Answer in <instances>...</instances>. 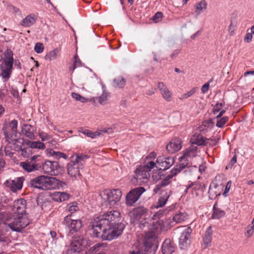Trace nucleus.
I'll list each match as a JSON object with an SVG mask.
<instances>
[{
  "instance_id": "2",
  "label": "nucleus",
  "mask_w": 254,
  "mask_h": 254,
  "mask_svg": "<svg viewBox=\"0 0 254 254\" xmlns=\"http://www.w3.org/2000/svg\"><path fill=\"white\" fill-rule=\"evenodd\" d=\"M59 180L48 176L40 175L30 180L29 186L41 190H48L56 189Z\"/></svg>"
},
{
  "instance_id": "47",
  "label": "nucleus",
  "mask_w": 254,
  "mask_h": 254,
  "mask_svg": "<svg viewBox=\"0 0 254 254\" xmlns=\"http://www.w3.org/2000/svg\"><path fill=\"white\" fill-rule=\"evenodd\" d=\"M21 155L24 157H29L32 154L31 147L29 146L21 149Z\"/></svg>"
},
{
  "instance_id": "49",
  "label": "nucleus",
  "mask_w": 254,
  "mask_h": 254,
  "mask_svg": "<svg viewBox=\"0 0 254 254\" xmlns=\"http://www.w3.org/2000/svg\"><path fill=\"white\" fill-rule=\"evenodd\" d=\"M9 127L12 133H15L17 131V121L15 120L11 121L9 124Z\"/></svg>"
},
{
  "instance_id": "39",
  "label": "nucleus",
  "mask_w": 254,
  "mask_h": 254,
  "mask_svg": "<svg viewBox=\"0 0 254 254\" xmlns=\"http://www.w3.org/2000/svg\"><path fill=\"white\" fill-rule=\"evenodd\" d=\"M149 221H151V220L145 219L141 221L139 223V228L142 230L145 229L144 232H145V233L148 232L146 231L147 230H148L150 229V227L152 224Z\"/></svg>"
},
{
  "instance_id": "20",
  "label": "nucleus",
  "mask_w": 254,
  "mask_h": 254,
  "mask_svg": "<svg viewBox=\"0 0 254 254\" xmlns=\"http://www.w3.org/2000/svg\"><path fill=\"white\" fill-rule=\"evenodd\" d=\"M147 209L143 206L138 207L133 209L129 212L130 222L134 223L139 220L142 215L146 213Z\"/></svg>"
},
{
  "instance_id": "30",
  "label": "nucleus",
  "mask_w": 254,
  "mask_h": 254,
  "mask_svg": "<svg viewBox=\"0 0 254 254\" xmlns=\"http://www.w3.org/2000/svg\"><path fill=\"white\" fill-rule=\"evenodd\" d=\"M36 21V17L34 15L29 14L22 19L20 24L23 26L29 27L33 24Z\"/></svg>"
},
{
  "instance_id": "38",
  "label": "nucleus",
  "mask_w": 254,
  "mask_h": 254,
  "mask_svg": "<svg viewBox=\"0 0 254 254\" xmlns=\"http://www.w3.org/2000/svg\"><path fill=\"white\" fill-rule=\"evenodd\" d=\"M188 215L186 213L179 212L176 213L173 217V220L177 223H181L187 218Z\"/></svg>"
},
{
  "instance_id": "16",
  "label": "nucleus",
  "mask_w": 254,
  "mask_h": 254,
  "mask_svg": "<svg viewBox=\"0 0 254 254\" xmlns=\"http://www.w3.org/2000/svg\"><path fill=\"white\" fill-rule=\"evenodd\" d=\"M161 215H162V213L158 211L152 217L154 220V221L151 223L152 224V229L156 232L166 230L163 220L160 218Z\"/></svg>"
},
{
  "instance_id": "42",
  "label": "nucleus",
  "mask_w": 254,
  "mask_h": 254,
  "mask_svg": "<svg viewBox=\"0 0 254 254\" xmlns=\"http://www.w3.org/2000/svg\"><path fill=\"white\" fill-rule=\"evenodd\" d=\"M58 52L59 50L58 49H54V50L49 52L45 56V59L49 61L56 59L57 57Z\"/></svg>"
},
{
  "instance_id": "1",
  "label": "nucleus",
  "mask_w": 254,
  "mask_h": 254,
  "mask_svg": "<svg viewBox=\"0 0 254 254\" xmlns=\"http://www.w3.org/2000/svg\"><path fill=\"white\" fill-rule=\"evenodd\" d=\"M120 215V213L119 211H114L108 212L95 218L92 225L93 233L95 236L99 237V234L103 229L116 224Z\"/></svg>"
},
{
  "instance_id": "29",
  "label": "nucleus",
  "mask_w": 254,
  "mask_h": 254,
  "mask_svg": "<svg viewBox=\"0 0 254 254\" xmlns=\"http://www.w3.org/2000/svg\"><path fill=\"white\" fill-rule=\"evenodd\" d=\"M160 193L162 196L158 200L157 206L163 207L166 204L168 199L171 194V191L167 190L166 191L163 192V190H162V192H160Z\"/></svg>"
},
{
  "instance_id": "26",
  "label": "nucleus",
  "mask_w": 254,
  "mask_h": 254,
  "mask_svg": "<svg viewBox=\"0 0 254 254\" xmlns=\"http://www.w3.org/2000/svg\"><path fill=\"white\" fill-rule=\"evenodd\" d=\"M85 80L86 83L90 86H96L101 83L100 79L95 73L91 72L87 73Z\"/></svg>"
},
{
  "instance_id": "4",
  "label": "nucleus",
  "mask_w": 254,
  "mask_h": 254,
  "mask_svg": "<svg viewBox=\"0 0 254 254\" xmlns=\"http://www.w3.org/2000/svg\"><path fill=\"white\" fill-rule=\"evenodd\" d=\"M100 195L102 202H107L110 207H114L119 204L122 192L119 189L105 190L100 192Z\"/></svg>"
},
{
  "instance_id": "34",
  "label": "nucleus",
  "mask_w": 254,
  "mask_h": 254,
  "mask_svg": "<svg viewBox=\"0 0 254 254\" xmlns=\"http://www.w3.org/2000/svg\"><path fill=\"white\" fill-rule=\"evenodd\" d=\"M217 203H215L213 206V213L212 214V218L213 219H219L225 215V212L218 208H217Z\"/></svg>"
},
{
  "instance_id": "18",
  "label": "nucleus",
  "mask_w": 254,
  "mask_h": 254,
  "mask_svg": "<svg viewBox=\"0 0 254 254\" xmlns=\"http://www.w3.org/2000/svg\"><path fill=\"white\" fill-rule=\"evenodd\" d=\"M182 142L181 139L175 138L166 145V149L170 153H175L182 148Z\"/></svg>"
},
{
  "instance_id": "31",
  "label": "nucleus",
  "mask_w": 254,
  "mask_h": 254,
  "mask_svg": "<svg viewBox=\"0 0 254 254\" xmlns=\"http://www.w3.org/2000/svg\"><path fill=\"white\" fill-rule=\"evenodd\" d=\"M69 195L65 192H56L54 194L53 199L57 201H62L67 200Z\"/></svg>"
},
{
  "instance_id": "51",
  "label": "nucleus",
  "mask_w": 254,
  "mask_h": 254,
  "mask_svg": "<svg viewBox=\"0 0 254 254\" xmlns=\"http://www.w3.org/2000/svg\"><path fill=\"white\" fill-rule=\"evenodd\" d=\"M228 120V117H224L217 122L216 126L218 127H222L223 126L227 123Z\"/></svg>"
},
{
  "instance_id": "63",
  "label": "nucleus",
  "mask_w": 254,
  "mask_h": 254,
  "mask_svg": "<svg viewBox=\"0 0 254 254\" xmlns=\"http://www.w3.org/2000/svg\"><path fill=\"white\" fill-rule=\"evenodd\" d=\"M39 157V155H34L30 158V159L27 160L28 161H31L32 163L35 164H40L38 162V161H36V159L38 157Z\"/></svg>"
},
{
  "instance_id": "56",
  "label": "nucleus",
  "mask_w": 254,
  "mask_h": 254,
  "mask_svg": "<svg viewBox=\"0 0 254 254\" xmlns=\"http://www.w3.org/2000/svg\"><path fill=\"white\" fill-rule=\"evenodd\" d=\"M181 50L179 49H177L175 50L173 53L171 54L170 57L172 60L175 59L180 53Z\"/></svg>"
},
{
  "instance_id": "21",
  "label": "nucleus",
  "mask_w": 254,
  "mask_h": 254,
  "mask_svg": "<svg viewBox=\"0 0 254 254\" xmlns=\"http://www.w3.org/2000/svg\"><path fill=\"white\" fill-rule=\"evenodd\" d=\"M176 249V245L170 239H166L162 246V252L163 254H172Z\"/></svg>"
},
{
  "instance_id": "54",
  "label": "nucleus",
  "mask_w": 254,
  "mask_h": 254,
  "mask_svg": "<svg viewBox=\"0 0 254 254\" xmlns=\"http://www.w3.org/2000/svg\"><path fill=\"white\" fill-rule=\"evenodd\" d=\"M162 13L161 12H158L155 13V14L153 16L152 19L155 22H158L160 21L162 17Z\"/></svg>"
},
{
  "instance_id": "45",
  "label": "nucleus",
  "mask_w": 254,
  "mask_h": 254,
  "mask_svg": "<svg viewBox=\"0 0 254 254\" xmlns=\"http://www.w3.org/2000/svg\"><path fill=\"white\" fill-rule=\"evenodd\" d=\"M254 232V227L251 225H249L246 228V232L245 233V237L247 238H249L252 236Z\"/></svg>"
},
{
  "instance_id": "23",
  "label": "nucleus",
  "mask_w": 254,
  "mask_h": 254,
  "mask_svg": "<svg viewBox=\"0 0 254 254\" xmlns=\"http://www.w3.org/2000/svg\"><path fill=\"white\" fill-rule=\"evenodd\" d=\"M192 187H193L191 191L192 195H194L195 196L202 195L205 187L204 184L191 183L187 187L186 191L187 192L189 189Z\"/></svg>"
},
{
  "instance_id": "12",
  "label": "nucleus",
  "mask_w": 254,
  "mask_h": 254,
  "mask_svg": "<svg viewBox=\"0 0 254 254\" xmlns=\"http://www.w3.org/2000/svg\"><path fill=\"white\" fill-rule=\"evenodd\" d=\"M64 222L68 227L69 232L71 234L78 231L82 226L81 221L71 219V215L65 217Z\"/></svg>"
},
{
  "instance_id": "24",
  "label": "nucleus",
  "mask_w": 254,
  "mask_h": 254,
  "mask_svg": "<svg viewBox=\"0 0 254 254\" xmlns=\"http://www.w3.org/2000/svg\"><path fill=\"white\" fill-rule=\"evenodd\" d=\"M24 179L23 177H19L13 180L7 181L6 183L13 192L21 189Z\"/></svg>"
},
{
  "instance_id": "46",
  "label": "nucleus",
  "mask_w": 254,
  "mask_h": 254,
  "mask_svg": "<svg viewBox=\"0 0 254 254\" xmlns=\"http://www.w3.org/2000/svg\"><path fill=\"white\" fill-rule=\"evenodd\" d=\"M72 97L75 99L76 101H79L82 103H85L88 101V99L81 96L79 94L76 93H72Z\"/></svg>"
},
{
  "instance_id": "52",
  "label": "nucleus",
  "mask_w": 254,
  "mask_h": 254,
  "mask_svg": "<svg viewBox=\"0 0 254 254\" xmlns=\"http://www.w3.org/2000/svg\"><path fill=\"white\" fill-rule=\"evenodd\" d=\"M84 134H86L87 136L90 137L92 138H95L97 136H99L100 135V133L98 131H95L92 132L88 130H86L83 132Z\"/></svg>"
},
{
  "instance_id": "43",
  "label": "nucleus",
  "mask_w": 254,
  "mask_h": 254,
  "mask_svg": "<svg viewBox=\"0 0 254 254\" xmlns=\"http://www.w3.org/2000/svg\"><path fill=\"white\" fill-rule=\"evenodd\" d=\"M30 147H31V150L33 149L37 148L40 149H44L45 148V144L40 141H29Z\"/></svg>"
},
{
  "instance_id": "41",
  "label": "nucleus",
  "mask_w": 254,
  "mask_h": 254,
  "mask_svg": "<svg viewBox=\"0 0 254 254\" xmlns=\"http://www.w3.org/2000/svg\"><path fill=\"white\" fill-rule=\"evenodd\" d=\"M109 96V93L106 91H104L103 93L98 97V102L101 105H106L108 103Z\"/></svg>"
},
{
  "instance_id": "14",
  "label": "nucleus",
  "mask_w": 254,
  "mask_h": 254,
  "mask_svg": "<svg viewBox=\"0 0 254 254\" xmlns=\"http://www.w3.org/2000/svg\"><path fill=\"white\" fill-rule=\"evenodd\" d=\"M174 163V159L173 157L159 156L156 160L157 166L156 167L160 170H166L172 166Z\"/></svg>"
},
{
  "instance_id": "61",
  "label": "nucleus",
  "mask_w": 254,
  "mask_h": 254,
  "mask_svg": "<svg viewBox=\"0 0 254 254\" xmlns=\"http://www.w3.org/2000/svg\"><path fill=\"white\" fill-rule=\"evenodd\" d=\"M209 83H206L204 84L202 86L201 89L202 92L203 93L206 92L209 89Z\"/></svg>"
},
{
  "instance_id": "7",
  "label": "nucleus",
  "mask_w": 254,
  "mask_h": 254,
  "mask_svg": "<svg viewBox=\"0 0 254 254\" xmlns=\"http://www.w3.org/2000/svg\"><path fill=\"white\" fill-rule=\"evenodd\" d=\"M156 237L154 232H147L144 238V247L145 252L155 253L156 249Z\"/></svg>"
},
{
  "instance_id": "6",
  "label": "nucleus",
  "mask_w": 254,
  "mask_h": 254,
  "mask_svg": "<svg viewBox=\"0 0 254 254\" xmlns=\"http://www.w3.org/2000/svg\"><path fill=\"white\" fill-rule=\"evenodd\" d=\"M187 166V162L181 163H179V165H176L175 168L171 170V174L166 177L160 183L156 186L155 189L154 190V191L155 193H160V190H161V192H162V190H163V192L166 191L167 190H163V188L170 183V180L174 176L177 175Z\"/></svg>"
},
{
  "instance_id": "19",
  "label": "nucleus",
  "mask_w": 254,
  "mask_h": 254,
  "mask_svg": "<svg viewBox=\"0 0 254 254\" xmlns=\"http://www.w3.org/2000/svg\"><path fill=\"white\" fill-rule=\"evenodd\" d=\"M198 147L197 146L191 145L188 148H187L184 155L181 156L179 158L180 162L181 163L187 162V166L188 165V157H193L196 156L197 154V150Z\"/></svg>"
},
{
  "instance_id": "53",
  "label": "nucleus",
  "mask_w": 254,
  "mask_h": 254,
  "mask_svg": "<svg viewBox=\"0 0 254 254\" xmlns=\"http://www.w3.org/2000/svg\"><path fill=\"white\" fill-rule=\"evenodd\" d=\"M68 211L70 212L71 213H72L78 209V207L76 205V203H72L67 206Z\"/></svg>"
},
{
  "instance_id": "59",
  "label": "nucleus",
  "mask_w": 254,
  "mask_h": 254,
  "mask_svg": "<svg viewBox=\"0 0 254 254\" xmlns=\"http://www.w3.org/2000/svg\"><path fill=\"white\" fill-rule=\"evenodd\" d=\"M252 38H253L252 33H248L246 35L245 38H244V40L245 42H250V41H252Z\"/></svg>"
},
{
  "instance_id": "5",
  "label": "nucleus",
  "mask_w": 254,
  "mask_h": 254,
  "mask_svg": "<svg viewBox=\"0 0 254 254\" xmlns=\"http://www.w3.org/2000/svg\"><path fill=\"white\" fill-rule=\"evenodd\" d=\"M125 226L122 223H116L108 228L103 229L101 238L105 240L110 241L119 236L124 229Z\"/></svg>"
},
{
  "instance_id": "10",
  "label": "nucleus",
  "mask_w": 254,
  "mask_h": 254,
  "mask_svg": "<svg viewBox=\"0 0 254 254\" xmlns=\"http://www.w3.org/2000/svg\"><path fill=\"white\" fill-rule=\"evenodd\" d=\"M181 236L179 239V246L182 249H185L190 244V236L191 229L190 227L182 226L179 228Z\"/></svg>"
},
{
  "instance_id": "36",
  "label": "nucleus",
  "mask_w": 254,
  "mask_h": 254,
  "mask_svg": "<svg viewBox=\"0 0 254 254\" xmlns=\"http://www.w3.org/2000/svg\"><path fill=\"white\" fill-rule=\"evenodd\" d=\"M47 152L50 155L55 156V157L58 159L60 158L66 159L67 158V155L64 153L55 151L52 149H47Z\"/></svg>"
},
{
  "instance_id": "28",
  "label": "nucleus",
  "mask_w": 254,
  "mask_h": 254,
  "mask_svg": "<svg viewBox=\"0 0 254 254\" xmlns=\"http://www.w3.org/2000/svg\"><path fill=\"white\" fill-rule=\"evenodd\" d=\"M207 138L202 136L199 134H194L193 137L191 138V141L192 145L195 144L197 145H205L207 142L206 141Z\"/></svg>"
},
{
  "instance_id": "25",
  "label": "nucleus",
  "mask_w": 254,
  "mask_h": 254,
  "mask_svg": "<svg viewBox=\"0 0 254 254\" xmlns=\"http://www.w3.org/2000/svg\"><path fill=\"white\" fill-rule=\"evenodd\" d=\"M157 86L164 99L168 102L171 101L172 93L167 86L162 82H158Z\"/></svg>"
},
{
  "instance_id": "62",
  "label": "nucleus",
  "mask_w": 254,
  "mask_h": 254,
  "mask_svg": "<svg viewBox=\"0 0 254 254\" xmlns=\"http://www.w3.org/2000/svg\"><path fill=\"white\" fill-rule=\"evenodd\" d=\"M231 185V181H229L227 182L226 186L225 187V191L223 193V194L225 195L230 190V187Z\"/></svg>"
},
{
  "instance_id": "17",
  "label": "nucleus",
  "mask_w": 254,
  "mask_h": 254,
  "mask_svg": "<svg viewBox=\"0 0 254 254\" xmlns=\"http://www.w3.org/2000/svg\"><path fill=\"white\" fill-rule=\"evenodd\" d=\"M26 200L23 198L17 199L14 201L13 205V210L14 211L13 214L26 215L25 214Z\"/></svg>"
},
{
  "instance_id": "3",
  "label": "nucleus",
  "mask_w": 254,
  "mask_h": 254,
  "mask_svg": "<svg viewBox=\"0 0 254 254\" xmlns=\"http://www.w3.org/2000/svg\"><path fill=\"white\" fill-rule=\"evenodd\" d=\"M29 221L26 215L13 214L8 215L6 218L5 224L15 232H20L29 224Z\"/></svg>"
},
{
  "instance_id": "33",
  "label": "nucleus",
  "mask_w": 254,
  "mask_h": 254,
  "mask_svg": "<svg viewBox=\"0 0 254 254\" xmlns=\"http://www.w3.org/2000/svg\"><path fill=\"white\" fill-rule=\"evenodd\" d=\"M70 245V248L74 251H80L82 245L81 239L80 238L75 237L73 239Z\"/></svg>"
},
{
  "instance_id": "8",
  "label": "nucleus",
  "mask_w": 254,
  "mask_h": 254,
  "mask_svg": "<svg viewBox=\"0 0 254 254\" xmlns=\"http://www.w3.org/2000/svg\"><path fill=\"white\" fill-rule=\"evenodd\" d=\"M135 175L131 179V182L135 185H142L147 182L150 174L147 170L141 167L135 170Z\"/></svg>"
},
{
  "instance_id": "58",
  "label": "nucleus",
  "mask_w": 254,
  "mask_h": 254,
  "mask_svg": "<svg viewBox=\"0 0 254 254\" xmlns=\"http://www.w3.org/2000/svg\"><path fill=\"white\" fill-rule=\"evenodd\" d=\"M222 106V103H217L215 106L214 107V108H213V113L214 114H215L216 112H218L220 110L221 107Z\"/></svg>"
},
{
  "instance_id": "32",
  "label": "nucleus",
  "mask_w": 254,
  "mask_h": 254,
  "mask_svg": "<svg viewBox=\"0 0 254 254\" xmlns=\"http://www.w3.org/2000/svg\"><path fill=\"white\" fill-rule=\"evenodd\" d=\"M212 234V228L211 226H209L206 231L203 238L204 244L206 246H208L211 242Z\"/></svg>"
},
{
  "instance_id": "64",
  "label": "nucleus",
  "mask_w": 254,
  "mask_h": 254,
  "mask_svg": "<svg viewBox=\"0 0 254 254\" xmlns=\"http://www.w3.org/2000/svg\"><path fill=\"white\" fill-rule=\"evenodd\" d=\"M80 251H74V250H72V248H70L68 251V254H80Z\"/></svg>"
},
{
  "instance_id": "37",
  "label": "nucleus",
  "mask_w": 254,
  "mask_h": 254,
  "mask_svg": "<svg viewBox=\"0 0 254 254\" xmlns=\"http://www.w3.org/2000/svg\"><path fill=\"white\" fill-rule=\"evenodd\" d=\"M75 162L78 163V165L82 167L83 163L85 159L89 158L90 156L87 155H85L81 153H77L75 154Z\"/></svg>"
},
{
  "instance_id": "9",
  "label": "nucleus",
  "mask_w": 254,
  "mask_h": 254,
  "mask_svg": "<svg viewBox=\"0 0 254 254\" xmlns=\"http://www.w3.org/2000/svg\"><path fill=\"white\" fill-rule=\"evenodd\" d=\"M145 191L143 187H138L130 190L126 197V204L133 206Z\"/></svg>"
},
{
  "instance_id": "40",
  "label": "nucleus",
  "mask_w": 254,
  "mask_h": 254,
  "mask_svg": "<svg viewBox=\"0 0 254 254\" xmlns=\"http://www.w3.org/2000/svg\"><path fill=\"white\" fill-rule=\"evenodd\" d=\"M113 82L114 86L122 88L126 85V81L123 77H118L114 79Z\"/></svg>"
},
{
  "instance_id": "50",
  "label": "nucleus",
  "mask_w": 254,
  "mask_h": 254,
  "mask_svg": "<svg viewBox=\"0 0 254 254\" xmlns=\"http://www.w3.org/2000/svg\"><path fill=\"white\" fill-rule=\"evenodd\" d=\"M44 47L43 44L41 43H37L35 45V47H34V50H35V52L38 54L42 53L44 51Z\"/></svg>"
},
{
  "instance_id": "27",
  "label": "nucleus",
  "mask_w": 254,
  "mask_h": 254,
  "mask_svg": "<svg viewBox=\"0 0 254 254\" xmlns=\"http://www.w3.org/2000/svg\"><path fill=\"white\" fill-rule=\"evenodd\" d=\"M34 130L33 127L28 124L24 125L22 129V133L30 139H34Z\"/></svg>"
},
{
  "instance_id": "35",
  "label": "nucleus",
  "mask_w": 254,
  "mask_h": 254,
  "mask_svg": "<svg viewBox=\"0 0 254 254\" xmlns=\"http://www.w3.org/2000/svg\"><path fill=\"white\" fill-rule=\"evenodd\" d=\"M206 6L207 2L205 0H202L199 1L194 5L195 8V12L197 14H199L202 11L206 9Z\"/></svg>"
},
{
  "instance_id": "11",
  "label": "nucleus",
  "mask_w": 254,
  "mask_h": 254,
  "mask_svg": "<svg viewBox=\"0 0 254 254\" xmlns=\"http://www.w3.org/2000/svg\"><path fill=\"white\" fill-rule=\"evenodd\" d=\"M13 65V58L12 57L5 60L1 64L0 75L4 81H7L11 73Z\"/></svg>"
},
{
  "instance_id": "13",
  "label": "nucleus",
  "mask_w": 254,
  "mask_h": 254,
  "mask_svg": "<svg viewBox=\"0 0 254 254\" xmlns=\"http://www.w3.org/2000/svg\"><path fill=\"white\" fill-rule=\"evenodd\" d=\"M40 170H42L44 174L54 175L55 171L59 166L57 161H46L44 163L40 164Z\"/></svg>"
},
{
  "instance_id": "15",
  "label": "nucleus",
  "mask_w": 254,
  "mask_h": 254,
  "mask_svg": "<svg viewBox=\"0 0 254 254\" xmlns=\"http://www.w3.org/2000/svg\"><path fill=\"white\" fill-rule=\"evenodd\" d=\"M82 167L74 161H71L66 166L67 174L71 177L74 178L81 177L80 169H82Z\"/></svg>"
},
{
  "instance_id": "44",
  "label": "nucleus",
  "mask_w": 254,
  "mask_h": 254,
  "mask_svg": "<svg viewBox=\"0 0 254 254\" xmlns=\"http://www.w3.org/2000/svg\"><path fill=\"white\" fill-rule=\"evenodd\" d=\"M106 245L104 243H98L91 247L89 252L92 253H96L98 252L101 247H105Z\"/></svg>"
},
{
  "instance_id": "22",
  "label": "nucleus",
  "mask_w": 254,
  "mask_h": 254,
  "mask_svg": "<svg viewBox=\"0 0 254 254\" xmlns=\"http://www.w3.org/2000/svg\"><path fill=\"white\" fill-rule=\"evenodd\" d=\"M20 166L27 173H30L36 171L40 170V164H35L31 161L26 160L25 162H21L20 163Z\"/></svg>"
},
{
  "instance_id": "60",
  "label": "nucleus",
  "mask_w": 254,
  "mask_h": 254,
  "mask_svg": "<svg viewBox=\"0 0 254 254\" xmlns=\"http://www.w3.org/2000/svg\"><path fill=\"white\" fill-rule=\"evenodd\" d=\"M40 137L42 141L48 140L50 138L49 135L44 133L40 134Z\"/></svg>"
},
{
  "instance_id": "48",
  "label": "nucleus",
  "mask_w": 254,
  "mask_h": 254,
  "mask_svg": "<svg viewBox=\"0 0 254 254\" xmlns=\"http://www.w3.org/2000/svg\"><path fill=\"white\" fill-rule=\"evenodd\" d=\"M195 91H196V88H193L191 89L187 93L182 94L180 97V99L183 100L184 99H187L189 97H190L191 95H192L195 92Z\"/></svg>"
},
{
  "instance_id": "55",
  "label": "nucleus",
  "mask_w": 254,
  "mask_h": 254,
  "mask_svg": "<svg viewBox=\"0 0 254 254\" xmlns=\"http://www.w3.org/2000/svg\"><path fill=\"white\" fill-rule=\"evenodd\" d=\"M155 163L153 161H150L147 163V164L144 167H142V168L144 169H146L147 170L148 172L150 171L151 169L153 168L155 166Z\"/></svg>"
},
{
  "instance_id": "57",
  "label": "nucleus",
  "mask_w": 254,
  "mask_h": 254,
  "mask_svg": "<svg viewBox=\"0 0 254 254\" xmlns=\"http://www.w3.org/2000/svg\"><path fill=\"white\" fill-rule=\"evenodd\" d=\"M74 64H75L77 67L81 66V62L79 60V58L77 55H75L74 57Z\"/></svg>"
}]
</instances>
